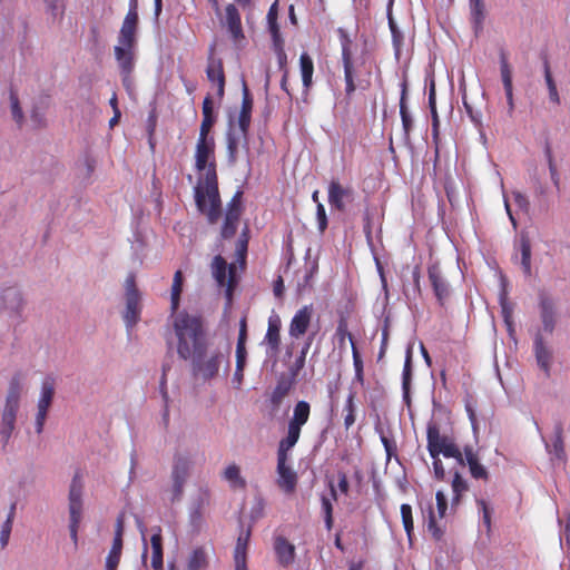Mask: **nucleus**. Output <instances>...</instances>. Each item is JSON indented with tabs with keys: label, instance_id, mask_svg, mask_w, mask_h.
<instances>
[{
	"label": "nucleus",
	"instance_id": "nucleus-60",
	"mask_svg": "<svg viewBox=\"0 0 570 570\" xmlns=\"http://www.w3.org/2000/svg\"><path fill=\"white\" fill-rule=\"evenodd\" d=\"M547 155H548V163H549L551 180H552L553 185L556 186V188L559 190L560 189V177H559L557 167L554 165L551 150L549 148L547 149Z\"/></svg>",
	"mask_w": 570,
	"mask_h": 570
},
{
	"label": "nucleus",
	"instance_id": "nucleus-49",
	"mask_svg": "<svg viewBox=\"0 0 570 570\" xmlns=\"http://www.w3.org/2000/svg\"><path fill=\"white\" fill-rule=\"evenodd\" d=\"M401 517L404 530L411 540L413 530H414V522H413V515H412V508L410 504L403 503L401 505Z\"/></svg>",
	"mask_w": 570,
	"mask_h": 570
},
{
	"label": "nucleus",
	"instance_id": "nucleus-27",
	"mask_svg": "<svg viewBox=\"0 0 570 570\" xmlns=\"http://www.w3.org/2000/svg\"><path fill=\"white\" fill-rule=\"evenodd\" d=\"M207 78L210 82L217 83V96L223 97L225 92V73L223 61L220 59L209 58L206 69Z\"/></svg>",
	"mask_w": 570,
	"mask_h": 570
},
{
	"label": "nucleus",
	"instance_id": "nucleus-8",
	"mask_svg": "<svg viewBox=\"0 0 570 570\" xmlns=\"http://www.w3.org/2000/svg\"><path fill=\"white\" fill-rule=\"evenodd\" d=\"M311 415V405L307 401H298L294 409L293 415L288 421L287 434L279 442L295 446L298 442L302 428L308 422Z\"/></svg>",
	"mask_w": 570,
	"mask_h": 570
},
{
	"label": "nucleus",
	"instance_id": "nucleus-12",
	"mask_svg": "<svg viewBox=\"0 0 570 570\" xmlns=\"http://www.w3.org/2000/svg\"><path fill=\"white\" fill-rule=\"evenodd\" d=\"M533 354L538 367L544 373V376L549 379L551 376V367L553 364V352L546 342L540 330L537 331L533 337Z\"/></svg>",
	"mask_w": 570,
	"mask_h": 570
},
{
	"label": "nucleus",
	"instance_id": "nucleus-62",
	"mask_svg": "<svg viewBox=\"0 0 570 570\" xmlns=\"http://www.w3.org/2000/svg\"><path fill=\"white\" fill-rule=\"evenodd\" d=\"M552 446H553L554 455L558 459H563L564 458V445H563L561 429H558Z\"/></svg>",
	"mask_w": 570,
	"mask_h": 570
},
{
	"label": "nucleus",
	"instance_id": "nucleus-16",
	"mask_svg": "<svg viewBox=\"0 0 570 570\" xmlns=\"http://www.w3.org/2000/svg\"><path fill=\"white\" fill-rule=\"evenodd\" d=\"M428 276L439 304L443 306L450 296V287L440 266L438 264L429 266Z\"/></svg>",
	"mask_w": 570,
	"mask_h": 570
},
{
	"label": "nucleus",
	"instance_id": "nucleus-4",
	"mask_svg": "<svg viewBox=\"0 0 570 570\" xmlns=\"http://www.w3.org/2000/svg\"><path fill=\"white\" fill-rule=\"evenodd\" d=\"M82 491H83V481L82 474L80 471H76L69 488V531L70 538L77 547L78 544V530L82 520Z\"/></svg>",
	"mask_w": 570,
	"mask_h": 570
},
{
	"label": "nucleus",
	"instance_id": "nucleus-59",
	"mask_svg": "<svg viewBox=\"0 0 570 570\" xmlns=\"http://www.w3.org/2000/svg\"><path fill=\"white\" fill-rule=\"evenodd\" d=\"M432 114V140L435 145V157L439 156V142H440V120L438 112H431Z\"/></svg>",
	"mask_w": 570,
	"mask_h": 570
},
{
	"label": "nucleus",
	"instance_id": "nucleus-15",
	"mask_svg": "<svg viewBox=\"0 0 570 570\" xmlns=\"http://www.w3.org/2000/svg\"><path fill=\"white\" fill-rule=\"evenodd\" d=\"M190 469V461L187 458L184 456H176L174 461L171 478H173V501L179 500L183 490L184 484L186 482V479L188 476Z\"/></svg>",
	"mask_w": 570,
	"mask_h": 570
},
{
	"label": "nucleus",
	"instance_id": "nucleus-46",
	"mask_svg": "<svg viewBox=\"0 0 570 570\" xmlns=\"http://www.w3.org/2000/svg\"><path fill=\"white\" fill-rule=\"evenodd\" d=\"M207 567V556L203 548L193 551L188 560V570H203Z\"/></svg>",
	"mask_w": 570,
	"mask_h": 570
},
{
	"label": "nucleus",
	"instance_id": "nucleus-11",
	"mask_svg": "<svg viewBox=\"0 0 570 570\" xmlns=\"http://www.w3.org/2000/svg\"><path fill=\"white\" fill-rule=\"evenodd\" d=\"M56 381L52 376H47L41 384V393L38 401V413L36 416V431L41 433L43 430L45 421L47 419L48 410L51 406L55 395Z\"/></svg>",
	"mask_w": 570,
	"mask_h": 570
},
{
	"label": "nucleus",
	"instance_id": "nucleus-34",
	"mask_svg": "<svg viewBox=\"0 0 570 570\" xmlns=\"http://www.w3.org/2000/svg\"><path fill=\"white\" fill-rule=\"evenodd\" d=\"M213 100L209 96L205 97L203 101V120L199 128V136H210L212 127L215 122L213 111Z\"/></svg>",
	"mask_w": 570,
	"mask_h": 570
},
{
	"label": "nucleus",
	"instance_id": "nucleus-19",
	"mask_svg": "<svg viewBox=\"0 0 570 570\" xmlns=\"http://www.w3.org/2000/svg\"><path fill=\"white\" fill-rule=\"evenodd\" d=\"M205 353L200 357H193L198 372L204 379L209 380L217 375L219 366L223 362H227L226 356L220 351H215L208 358H204Z\"/></svg>",
	"mask_w": 570,
	"mask_h": 570
},
{
	"label": "nucleus",
	"instance_id": "nucleus-56",
	"mask_svg": "<svg viewBox=\"0 0 570 570\" xmlns=\"http://www.w3.org/2000/svg\"><path fill=\"white\" fill-rule=\"evenodd\" d=\"M468 466H469V470H470V473H471L472 478H474V479H482V480H485V481L489 479V473H488L485 466L482 465L479 460L475 461V462H472Z\"/></svg>",
	"mask_w": 570,
	"mask_h": 570
},
{
	"label": "nucleus",
	"instance_id": "nucleus-45",
	"mask_svg": "<svg viewBox=\"0 0 570 570\" xmlns=\"http://www.w3.org/2000/svg\"><path fill=\"white\" fill-rule=\"evenodd\" d=\"M224 478L230 482L234 488L244 489L246 487V481L240 476V470L236 464H230L225 469Z\"/></svg>",
	"mask_w": 570,
	"mask_h": 570
},
{
	"label": "nucleus",
	"instance_id": "nucleus-50",
	"mask_svg": "<svg viewBox=\"0 0 570 570\" xmlns=\"http://www.w3.org/2000/svg\"><path fill=\"white\" fill-rule=\"evenodd\" d=\"M10 102H11L12 118L14 119L17 125L19 127H21L23 124V120H24V116H23V111L20 107L18 95L13 89L10 90Z\"/></svg>",
	"mask_w": 570,
	"mask_h": 570
},
{
	"label": "nucleus",
	"instance_id": "nucleus-33",
	"mask_svg": "<svg viewBox=\"0 0 570 570\" xmlns=\"http://www.w3.org/2000/svg\"><path fill=\"white\" fill-rule=\"evenodd\" d=\"M294 385V379L281 377L271 394V403L274 407L279 406L283 400L289 394Z\"/></svg>",
	"mask_w": 570,
	"mask_h": 570
},
{
	"label": "nucleus",
	"instance_id": "nucleus-63",
	"mask_svg": "<svg viewBox=\"0 0 570 570\" xmlns=\"http://www.w3.org/2000/svg\"><path fill=\"white\" fill-rule=\"evenodd\" d=\"M512 196H513L514 203L519 207V209H521L524 213H528L529 208H530V203H529L528 197L519 190L512 191Z\"/></svg>",
	"mask_w": 570,
	"mask_h": 570
},
{
	"label": "nucleus",
	"instance_id": "nucleus-42",
	"mask_svg": "<svg viewBox=\"0 0 570 570\" xmlns=\"http://www.w3.org/2000/svg\"><path fill=\"white\" fill-rule=\"evenodd\" d=\"M521 266L527 276L531 275V243L525 236L520 239Z\"/></svg>",
	"mask_w": 570,
	"mask_h": 570
},
{
	"label": "nucleus",
	"instance_id": "nucleus-40",
	"mask_svg": "<svg viewBox=\"0 0 570 570\" xmlns=\"http://www.w3.org/2000/svg\"><path fill=\"white\" fill-rule=\"evenodd\" d=\"M299 66L302 73V81L305 88H309L312 85L314 73V62L307 52H303L299 57Z\"/></svg>",
	"mask_w": 570,
	"mask_h": 570
},
{
	"label": "nucleus",
	"instance_id": "nucleus-22",
	"mask_svg": "<svg viewBox=\"0 0 570 570\" xmlns=\"http://www.w3.org/2000/svg\"><path fill=\"white\" fill-rule=\"evenodd\" d=\"M281 330L282 320L277 314H273L268 317L267 331L264 336L263 343L267 346V352L271 354H277L281 347Z\"/></svg>",
	"mask_w": 570,
	"mask_h": 570
},
{
	"label": "nucleus",
	"instance_id": "nucleus-6",
	"mask_svg": "<svg viewBox=\"0 0 570 570\" xmlns=\"http://www.w3.org/2000/svg\"><path fill=\"white\" fill-rule=\"evenodd\" d=\"M294 446H289V444L278 443L277 449V485L278 488L285 492L286 494H292L295 492L297 487V474L296 472L287 464L288 462V453Z\"/></svg>",
	"mask_w": 570,
	"mask_h": 570
},
{
	"label": "nucleus",
	"instance_id": "nucleus-3",
	"mask_svg": "<svg viewBox=\"0 0 570 570\" xmlns=\"http://www.w3.org/2000/svg\"><path fill=\"white\" fill-rule=\"evenodd\" d=\"M426 448L431 458L443 454L444 458H452L459 464H463L462 451L450 435L441 434L436 422L430 421L426 426Z\"/></svg>",
	"mask_w": 570,
	"mask_h": 570
},
{
	"label": "nucleus",
	"instance_id": "nucleus-31",
	"mask_svg": "<svg viewBox=\"0 0 570 570\" xmlns=\"http://www.w3.org/2000/svg\"><path fill=\"white\" fill-rule=\"evenodd\" d=\"M355 400H356V392L350 391V393L346 396L343 410H342V416H343V421H344L345 431H348L356 422L357 406H356Z\"/></svg>",
	"mask_w": 570,
	"mask_h": 570
},
{
	"label": "nucleus",
	"instance_id": "nucleus-9",
	"mask_svg": "<svg viewBox=\"0 0 570 570\" xmlns=\"http://www.w3.org/2000/svg\"><path fill=\"white\" fill-rule=\"evenodd\" d=\"M213 276L219 287H225V295L228 302L232 301L233 292L236 286V267L234 264L227 265L225 258L220 255L214 257L212 263Z\"/></svg>",
	"mask_w": 570,
	"mask_h": 570
},
{
	"label": "nucleus",
	"instance_id": "nucleus-20",
	"mask_svg": "<svg viewBox=\"0 0 570 570\" xmlns=\"http://www.w3.org/2000/svg\"><path fill=\"white\" fill-rule=\"evenodd\" d=\"M540 318L543 331L552 334L557 325V308L554 302L544 293L539 297Z\"/></svg>",
	"mask_w": 570,
	"mask_h": 570
},
{
	"label": "nucleus",
	"instance_id": "nucleus-23",
	"mask_svg": "<svg viewBox=\"0 0 570 570\" xmlns=\"http://www.w3.org/2000/svg\"><path fill=\"white\" fill-rule=\"evenodd\" d=\"M328 203L330 205L338 210H345V199H352L353 189L351 187H344L338 180H331L328 185Z\"/></svg>",
	"mask_w": 570,
	"mask_h": 570
},
{
	"label": "nucleus",
	"instance_id": "nucleus-38",
	"mask_svg": "<svg viewBox=\"0 0 570 570\" xmlns=\"http://www.w3.org/2000/svg\"><path fill=\"white\" fill-rule=\"evenodd\" d=\"M184 276L181 271H176L174 274L171 293H170V309L171 314H175L178 311L180 295L183 292Z\"/></svg>",
	"mask_w": 570,
	"mask_h": 570
},
{
	"label": "nucleus",
	"instance_id": "nucleus-2",
	"mask_svg": "<svg viewBox=\"0 0 570 570\" xmlns=\"http://www.w3.org/2000/svg\"><path fill=\"white\" fill-rule=\"evenodd\" d=\"M173 328L177 337V353L184 358L200 357L207 350L204 320L186 311L174 314Z\"/></svg>",
	"mask_w": 570,
	"mask_h": 570
},
{
	"label": "nucleus",
	"instance_id": "nucleus-43",
	"mask_svg": "<svg viewBox=\"0 0 570 570\" xmlns=\"http://www.w3.org/2000/svg\"><path fill=\"white\" fill-rule=\"evenodd\" d=\"M426 528H428L429 533L435 541H440L443 538L444 525L438 521L434 510L432 508H430V510H429Z\"/></svg>",
	"mask_w": 570,
	"mask_h": 570
},
{
	"label": "nucleus",
	"instance_id": "nucleus-53",
	"mask_svg": "<svg viewBox=\"0 0 570 570\" xmlns=\"http://www.w3.org/2000/svg\"><path fill=\"white\" fill-rule=\"evenodd\" d=\"M322 510L324 512V521H325V527L327 530H331L332 527H333V504H332V500L326 498V497H322Z\"/></svg>",
	"mask_w": 570,
	"mask_h": 570
},
{
	"label": "nucleus",
	"instance_id": "nucleus-52",
	"mask_svg": "<svg viewBox=\"0 0 570 570\" xmlns=\"http://www.w3.org/2000/svg\"><path fill=\"white\" fill-rule=\"evenodd\" d=\"M353 365L355 370V376L354 381L357 382L360 385H364V370H363V361L360 355V352L357 350V346H353Z\"/></svg>",
	"mask_w": 570,
	"mask_h": 570
},
{
	"label": "nucleus",
	"instance_id": "nucleus-41",
	"mask_svg": "<svg viewBox=\"0 0 570 570\" xmlns=\"http://www.w3.org/2000/svg\"><path fill=\"white\" fill-rule=\"evenodd\" d=\"M411 380H412V352L409 350L406 352V357H405L403 373H402L403 397L406 402H409V400H410Z\"/></svg>",
	"mask_w": 570,
	"mask_h": 570
},
{
	"label": "nucleus",
	"instance_id": "nucleus-5",
	"mask_svg": "<svg viewBox=\"0 0 570 570\" xmlns=\"http://www.w3.org/2000/svg\"><path fill=\"white\" fill-rule=\"evenodd\" d=\"M341 49H342V63L344 68V81H345V95L347 97H352L355 92L357 86L355 82V78L357 76V66L353 59L352 45L353 40L350 37L348 32L340 27L336 30Z\"/></svg>",
	"mask_w": 570,
	"mask_h": 570
},
{
	"label": "nucleus",
	"instance_id": "nucleus-32",
	"mask_svg": "<svg viewBox=\"0 0 570 570\" xmlns=\"http://www.w3.org/2000/svg\"><path fill=\"white\" fill-rule=\"evenodd\" d=\"M315 335H316V332L308 334L298 355L296 356L295 361L293 362V364L289 367L291 375L294 380L305 366L306 356H307V353L313 344Z\"/></svg>",
	"mask_w": 570,
	"mask_h": 570
},
{
	"label": "nucleus",
	"instance_id": "nucleus-36",
	"mask_svg": "<svg viewBox=\"0 0 570 570\" xmlns=\"http://www.w3.org/2000/svg\"><path fill=\"white\" fill-rule=\"evenodd\" d=\"M400 116L402 120V128L405 139H410L411 131L413 129V119L407 110L406 106V86L403 85L401 99H400Z\"/></svg>",
	"mask_w": 570,
	"mask_h": 570
},
{
	"label": "nucleus",
	"instance_id": "nucleus-25",
	"mask_svg": "<svg viewBox=\"0 0 570 570\" xmlns=\"http://www.w3.org/2000/svg\"><path fill=\"white\" fill-rule=\"evenodd\" d=\"M19 406L4 404L1 415L0 435L3 446H6L12 435L16 425L17 412Z\"/></svg>",
	"mask_w": 570,
	"mask_h": 570
},
{
	"label": "nucleus",
	"instance_id": "nucleus-48",
	"mask_svg": "<svg viewBox=\"0 0 570 570\" xmlns=\"http://www.w3.org/2000/svg\"><path fill=\"white\" fill-rule=\"evenodd\" d=\"M14 512H16V503H12L11 508H10V512L8 514V518L3 522L2 529H1V532H0V543H1L2 548H4L8 544V542H9L10 533H11V530H12V522H13V518H14Z\"/></svg>",
	"mask_w": 570,
	"mask_h": 570
},
{
	"label": "nucleus",
	"instance_id": "nucleus-51",
	"mask_svg": "<svg viewBox=\"0 0 570 570\" xmlns=\"http://www.w3.org/2000/svg\"><path fill=\"white\" fill-rule=\"evenodd\" d=\"M248 248V227L245 226L236 244V255L242 264H245Z\"/></svg>",
	"mask_w": 570,
	"mask_h": 570
},
{
	"label": "nucleus",
	"instance_id": "nucleus-54",
	"mask_svg": "<svg viewBox=\"0 0 570 570\" xmlns=\"http://www.w3.org/2000/svg\"><path fill=\"white\" fill-rule=\"evenodd\" d=\"M227 154L228 161L234 165L237 160L238 139L230 132L227 135Z\"/></svg>",
	"mask_w": 570,
	"mask_h": 570
},
{
	"label": "nucleus",
	"instance_id": "nucleus-44",
	"mask_svg": "<svg viewBox=\"0 0 570 570\" xmlns=\"http://www.w3.org/2000/svg\"><path fill=\"white\" fill-rule=\"evenodd\" d=\"M122 551V542L119 540H114L111 549L106 558V570H116Z\"/></svg>",
	"mask_w": 570,
	"mask_h": 570
},
{
	"label": "nucleus",
	"instance_id": "nucleus-17",
	"mask_svg": "<svg viewBox=\"0 0 570 570\" xmlns=\"http://www.w3.org/2000/svg\"><path fill=\"white\" fill-rule=\"evenodd\" d=\"M225 24L235 46L240 47L245 40L242 19L235 4L229 3L225 8Z\"/></svg>",
	"mask_w": 570,
	"mask_h": 570
},
{
	"label": "nucleus",
	"instance_id": "nucleus-24",
	"mask_svg": "<svg viewBox=\"0 0 570 570\" xmlns=\"http://www.w3.org/2000/svg\"><path fill=\"white\" fill-rule=\"evenodd\" d=\"M274 551L282 567H288L295 561V546L283 535L274 538Z\"/></svg>",
	"mask_w": 570,
	"mask_h": 570
},
{
	"label": "nucleus",
	"instance_id": "nucleus-58",
	"mask_svg": "<svg viewBox=\"0 0 570 570\" xmlns=\"http://www.w3.org/2000/svg\"><path fill=\"white\" fill-rule=\"evenodd\" d=\"M435 500H436L438 515H439V519L442 520L445 517L446 510H448L446 495L444 494L443 491H438L435 494Z\"/></svg>",
	"mask_w": 570,
	"mask_h": 570
},
{
	"label": "nucleus",
	"instance_id": "nucleus-61",
	"mask_svg": "<svg viewBox=\"0 0 570 570\" xmlns=\"http://www.w3.org/2000/svg\"><path fill=\"white\" fill-rule=\"evenodd\" d=\"M389 26H390L392 38H393V45H394L396 51H399L400 47H401V45L403 42V35L399 30V28L396 27L394 20L391 17L389 18Z\"/></svg>",
	"mask_w": 570,
	"mask_h": 570
},
{
	"label": "nucleus",
	"instance_id": "nucleus-26",
	"mask_svg": "<svg viewBox=\"0 0 570 570\" xmlns=\"http://www.w3.org/2000/svg\"><path fill=\"white\" fill-rule=\"evenodd\" d=\"M250 533V528H248L247 530L242 531L237 538L234 549L235 570H247L246 559Z\"/></svg>",
	"mask_w": 570,
	"mask_h": 570
},
{
	"label": "nucleus",
	"instance_id": "nucleus-14",
	"mask_svg": "<svg viewBox=\"0 0 570 570\" xmlns=\"http://www.w3.org/2000/svg\"><path fill=\"white\" fill-rule=\"evenodd\" d=\"M313 314L314 309L312 305H304L295 312L288 325V335L291 338L299 340L307 333L312 324Z\"/></svg>",
	"mask_w": 570,
	"mask_h": 570
},
{
	"label": "nucleus",
	"instance_id": "nucleus-55",
	"mask_svg": "<svg viewBox=\"0 0 570 570\" xmlns=\"http://www.w3.org/2000/svg\"><path fill=\"white\" fill-rule=\"evenodd\" d=\"M380 439L386 452V459L390 461L392 456L396 455V443L393 439L386 436L382 431L380 432Z\"/></svg>",
	"mask_w": 570,
	"mask_h": 570
},
{
	"label": "nucleus",
	"instance_id": "nucleus-7",
	"mask_svg": "<svg viewBox=\"0 0 570 570\" xmlns=\"http://www.w3.org/2000/svg\"><path fill=\"white\" fill-rule=\"evenodd\" d=\"M125 298L126 308L122 317L126 323V326L131 328L139 322L141 313V295L137 288L136 276L134 273H130L126 277Z\"/></svg>",
	"mask_w": 570,
	"mask_h": 570
},
{
	"label": "nucleus",
	"instance_id": "nucleus-21",
	"mask_svg": "<svg viewBox=\"0 0 570 570\" xmlns=\"http://www.w3.org/2000/svg\"><path fill=\"white\" fill-rule=\"evenodd\" d=\"M243 98H242V107L238 115V128L244 137L245 140H247L248 130L252 121V111H253V97L252 94L246 85L245 81H243Z\"/></svg>",
	"mask_w": 570,
	"mask_h": 570
},
{
	"label": "nucleus",
	"instance_id": "nucleus-35",
	"mask_svg": "<svg viewBox=\"0 0 570 570\" xmlns=\"http://www.w3.org/2000/svg\"><path fill=\"white\" fill-rule=\"evenodd\" d=\"M451 485L453 491L451 508L455 510L461 504L462 497L469 490V485L458 471L453 474Z\"/></svg>",
	"mask_w": 570,
	"mask_h": 570
},
{
	"label": "nucleus",
	"instance_id": "nucleus-47",
	"mask_svg": "<svg viewBox=\"0 0 570 570\" xmlns=\"http://www.w3.org/2000/svg\"><path fill=\"white\" fill-rule=\"evenodd\" d=\"M471 17L475 29H481L484 21L483 0H470Z\"/></svg>",
	"mask_w": 570,
	"mask_h": 570
},
{
	"label": "nucleus",
	"instance_id": "nucleus-57",
	"mask_svg": "<svg viewBox=\"0 0 570 570\" xmlns=\"http://www.w3.org/2000/svg\"><path fill=\"white\" fill-rule=\"evenodd\" d=\"M316 219L318 230L320 233L323 234L327 228L328 222L325 207L322 203H318V205L316 206Z\"/></svg>",
	"mask_w": 570,
	"mask_h": 570
},
{
	"label": "nucleus",
	"instance_id": "nucleus-37",
	"mask_svg": "<svg viewBox=\"0 0 570 570\" xmlns=\"http://www.w3.org/2000/svg\"><path fill=\"white\" fill-rule=\"evenodd\" d=\"M22 391V376L20 373L14 374L9 383L6 404L19 406L20 395Z\"/></svg>",
	"mask_w": 570,
	"mask_h": 570
},
{
	"label": "nucleus",
	"instance_id": "nucleus-1",
	"mask_svg": "<svg viewBox=\"0 0 570 570\" xmlns=\"http://www.w3.org/2000/svg\"><path fill=\"white\" fill-rule=\"evenodd\" d=\"M215 148L216 144L213 136H198L195 150V168L197 171H205V175L195 187V202L197 209L206 215L210 225L216 224L222 214Z\"/></svg>",
	"mask_w": 570,
	"mask_h": 570
},
{
	"label": "nucleus",
	"instance_id": "nucleus-64",
	"mask_svg": "<svg viewBox=\"0 0 570 570\" xmlns=\"http://www.w3.org/2000/svg\"><path fill=\"white\" fill-rule=\"evenodd\" d=\"M274 50H275L276 56H277V62H278L279 69L283 72H285V69H287V55H286V52L284 50V42L275 45L274 46Z\"/></svg>",
	"mask_w": 570,
	"mask_h": 570
},
{
	"label": "nucleus",
	"instance_id": "nucleus-39",
	"mask_svg": "<svg viewBox=\"0 0 570 570\" xmlns=\"http://www.w3.org/2000/svg\"><path fill=\"white\" fill-rule=\"evenodd\" d=\"M335 338L337 340L338 346L341 348L345 346L346 340L350 341L352 348H353V346H356L354 336L348 331V323H347V318L345 316H341L337 322V326H336V331H335Z\"/></svg>",
	"mask_w": 570,
	"mask_h": 570
},
{
	"label": "nucleus",
	"instance_id": "nucleus-18",
	"mask_svg": "<svg viewBox=\"0 0 570 570\" xmlns=\"http://www.w3.org/2000/svg\"><path fill=\"white\" fill-rule=\"evenodd\" d=\"M500 75L503 83L507 102L509 107V115L511 116L514 110V100H513V82H512V68L509 62L508 53L504 49L500 50Z\"/></svg>",
	"mask_w": 570,
	"mask_h": 570
},
{
	"label": "nucleus",
	"instance_id": "nucleus-28",
	"mask_svg": "<svg viewBox=\"0 0 570 570\" xmlns=\"http://www.w3.org/2000/svg\"><path fill=\"white\" fill-rule=\"evenodd\" d=\"M150 538L151 546V567L154 570H164V552L161 528L154 527Z\"/></svg>",
	"mask_w": 570,
	"mask_h": 570
},
{
	"label": "nucleus",
	"instance_id": "nucleus-29",
	"mask_svg": "<svg viewBox=\"0 0 570 570\" xmlns=\"http://www.w3.org/2000/svg\"><path fill=\"white\" fill-rule=\"evenodd\" d=\"M138 18L125 17L120 28L117 47L135 48Z\"/></svg>",
	"mask_w": 570,
	"mask_h": 570
},
{
	"label": "nucleus",
	"instance_id": "nucleus-10",
	"mask_svg": "<svg viewBox=\"0 0 570 570\" xmlns=\"http://www.w3.org/2000/svg\"><path fill=\"white\" fill-rule=\"evenodd\" d=\"M242 196V191H236L227 205V210L220 230V236L224 239L234 237L237 232L238 223L243 214Z\"/></svg>",
	"mask_w": 570,
	"mask_h": 570
},
{
	"label": "nucleus",
	"instance_id": "nucleus-13",
	"mask_svg": "<svg viewBox=\"0 0 570 570\" xmlns=\"http://www.w3.org/2000/svg\"><path fill=\"white\" fill-rule=\"evenodd\" d=\"M24 307L22 292L16 286L0 289V311L8 312L10 317H20Z\"/></svg>",
	"mask_w": 570,
	"mask_h": 570
},
{
	"label": "nucleus",
	"instance_id": "nucleus-30",
	"mask_svg": "<svg viewBox=\"0 0 570 570\" xmlns=\"http://www.w3.org/2000/svg\"><path fill=\"white\" fill-rule=\"evenodd\" d=\"M114 51L120 73H132L135 69L134 48L115 47Z\"/></svg>",
	"mask_w": 570,
	"mask_h": 570
}]
</instances>
